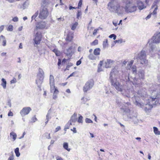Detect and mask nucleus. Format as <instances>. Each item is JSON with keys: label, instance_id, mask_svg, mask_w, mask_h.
<instances>
[{"label": "nucleus", "instance_id": "1", "mask_svg": "<svg viewBox=\"0 0 160 160\" xmlns=\"http://www.w3.org/2000/svg\"><path fill=\"white\" fill-rule=\"evenodd\" d=\"M113 70H114V69L111 72L109 78L111 83V85L113 86L118 91L121 92L123 88L122 85H121L118 82L116 81L114 82L113 80L112 76L115 75V72H117V71L116 70L114 71H113Z\"/></svg>", "mask_w": 160, "mask_h": 160}, {"label": "nucleus", "instance_id": "2", "mask_svg": "<svg viewBox=\"0 0 160 160\" xmlns=\"http://www.w3.org/2000/svg\"><path fill=\"white\" fill-rule=\"evenodd\" d=\"M128 0H124V2L126 3L124 7L125 11L128 13L136 11L137 7L136 6L132 5L130 1Z\"/></svg>", "mask_w": 160, "mask_h": 160}, {"label": "nucleus", "instance_id": "3", "mask_svg": "<svg viewBox=\"0 0 160 160\" xmlns=\"http://www.w3.org/2000/svg\"><path fill=\"white\" fill-rule=\"evenodd\" d=\"M49 14L48 9L44 6H42L39 10L38 18L41 20L46 19Z\"/></svg>", "mask_w": 160, "mask_h": 160}, {"label": "nucleus", "instance_id": "4", "mask_svg": "<svg viewBox=\"0 0 160 160\" xmlns=\"http://www.w3.org/2000/svg\"><path fill=\"white\" fill-rule=\"evenodd\" d=\"M160 42V32H157L155 33L152 38L149 40L148 43L149 45L153 43H158Z\"/></svg>", "mask_w": 160, "mask_h": 160}, {"label": "nucleus", "instance_id": "5", "mask_svg": "<svg viewBox=\"0 0 160 160\" xmlns=\"http://www.w3.org/2000/svg\"><path fill=\"white\" fill-rule=\"evenodd\" d=\"M101 49L99 48H95L93 51V54H90L88 56V58L92 60H95L96 59V56H98L100 55Z\"/></svg>", "mask_w": 160, "mask_h": 160}, {"label": "nucleus", "instance_id": "6", "mask_svg": "<svg viewBox=\"0 0 160 160\" xmlns=\"http://www.w3.org/2000/svg\"><path fill=\"white\" fill-rule=\"evenodd\" d=\"M146 55L144 51H142L138 54V57L140 60V63L142 64L147 63L148 61L146 59Z\"/></svg>", "mask_w": 160, "mask_h": 160}, {"label": "nucleus", "instance_id": "7", "mask_svg": "<svg viewBox=\"0 0 160 160\" xmlns=\"http://www.w3.org/2000/svg\"><path fill=\"white\" fill-rule=\"evenodd\" d=\"M94 85V81L92 80H89L85 83L83 87V91L86 92L88 90L91 88Z\"/></svg>", "mask_w": 160, "mask_h": 160}, {"label": "nucleus", "instance_id": "8", "mask_svg": "<svg viewBox=\"0 0 160 160\" xmlns=\"http://www.w3.org/2000/svg\"><path fill=\"white\" fill-rule=\"evenodd\" d=\"M42 35L40 32L36 33L35 37L33 39L34 44L38 45L40 44L42 40Z\"/></svg>", "mask_w": 160, "mask_h": 160}, {"label": "nucleus", "instance_id": "9", "mask_svg": "<svg viewBox=\"0 0 160 160\" xmlns=\"http://www.w3.org/2000/svg\"><path fill=\"white\" fill-rule=\"evenodd\" d=\"M147 92L145 88H142L138 91L136 95L139 98L143 99L147 96Z\"/></svg>", "mask_w": 160, "mask_h": 160}, {"label": "nucleus", "instance_id": "10", "mask_svg": "<svg viewBox=\"0 0 160 160\" xmlns=\"http://www.w3.org/2000/svg\"><path fill=\"white\" fill-rule=\"evenodd\" d=\"M74 37V33L71 31H69L66 35L65 39L66 42H72Z\"/></svg>", "mask_w": 160, "mask_h": 160}, {"label": "nucleus", "instance_id": "11", "mask_svg": "<svg viewBox=\"0 0 160 160\" xmlns=\"http://www.w3.org/2000/svg\"><path fill=\"white\" fill-rule=\"evenodd\" d=\"M31 110L32 109L30 107H24L21 110L20 114L23 117L28 114Z\"/></svg>", "mask_w": 160, "mask_h": 160}, {"label": "nucleus", "instance_id": "12", "mask_svg": "<svg viewBox=\"0 0 160 160\" xmlns=\"http://www.w3.org/2000/svg\"><path fill=\"white\" fill-rule=\"evenodd\" d=\"M44 78V76L38 74L37 78L36 80V83L38 86H40L42 84Z\"/></svg>", "mask_w": 160, "mask_h": 160}, {"label": "nucleus", "instance_id": "13", "mask_svg": "<svg viewBox=\"0 0 160 160\" xmlns=\"http://www.w3.org/2000/svg\"><path fill=\"white\" fill-rule=\"evenodd\" d=\"M46 26L45 22H39L36 26L35 30H37L38 29H42L45 28Z\"/></svg>", "mask_w": 160, "mask_h": 160}, {"label": "nucleus", "instance_id": "14", "mask_svg": "<svg viewBox=\"0 0 160 160\" xmlns=\"http://www.w3.org/2000/svg\"><path fill=\"white\" fill-rule=\"evenodd\" d=\"M49 84L50 87L52 88L55 86V81L53 76L52 75H50L49 78Z\"/></svg>", "mask_w": 160, "mask_h": 160}, {"label": "nucleus", "instance_id": "15", "mask_svg": "<svg viewBox=\"0 0 160 160\" xmlns=\"http://www.w3.org/2000/svg\"><path fill=\"white\" fill-rule=\"evenodd\" d=\"M137 6L139 9L140 10H142L146 8V6L142 2L139 1L137 3Z\"/></svg>", "mask_w": 160, "mask_h": 160}, {"label": "nucleus", "instance_id": "16", "mask_svg": "<svg viewBox=\"0 0 160 160\" xmlns=\"http://www.w3.org/2000/svg\"><path fill=\"white\" fill-rule=\"evenodd\" d=\"M74 123V122L69 120L65 125L64 128V130L66 131L67 129H69L70 127V126L72 125L73 123Z\"/></svg>", "mask_w": 160, "mask_h": 160}, {"label": "nucleus", "instance_id": "17", "mask_svg": "<svg viewBox=\"0 0 160 160\" xmlns=\"http://www.w3.org/2000/svg\"><path fill=\"white\" fill-rule=\"evenodd\" d=\"M0 41L2 42V45L5 46L6 45V40L5 37L3 35L0 36Z\"/></svg>", "mask_w": 160, "mask_h": 160}, {"label": "nucleus", "instance_id": "18", "mask_svg": "<svg viewBox=\"0 0 160 160\" xmlns=\"http://www.w3.org/2000/svg\"><path fill=\"white\" fill-rule=\"evenodd\" d=\"M112 63L113 62L112 60H108L107 61L105 62V66L107 68L111 67L112 65Z\"/></svg>", "mask_w": 160, "mask_h": 160}, {"label": "nucleus", "instance_id": "19", "mask_svg": "<svg viewBox=\"0 0 160 160\" xmlns=\"http://www.w3.org/2000/svg\"><path fill=\"white\" fill-rule=\"evenodd\" d=\"M77 113L76 112L74 113L71 117L70 120L74 123L77 120Z\"/></svg>", "mask_w": 160, "mask_h": 160}, {"label": "nucleus", "instance_id": "20", "mask_svg": "<svg viewBox=\"0 0 160 160\" xmlns=\"http://www.w3.org/2000/svg\"><path fill=\"white\" fill-rule=\"evenodd\" d=\"M10 136L11 138L12 139L13 141H14L16 139L17 135L15 132H12L10 134Z\"/></svg>", "mask_w": 160, "mask_h": 160}, {"label": "nucleus", "instance_id": "21", "mask_svg": "<svg viewBox=\"0 0 160 160\" xmlns=\"http://www.w3.org/2000/svg\"><path fill=\"white\" fill-rule=\"evenodd\" d=\"M63 147L65 150L68 152L70 151L71 148H68V144L67 142H65L63 144Z\"/></svg>", "mask_w": 160, "mask_h": 160}, {"label": "nucleus", "instance_id": "22", "mask_svg": "<svg viewBox=\"0 0 160 160\" xmlns=\"http://www.w3.org/2000/svg\"><path fill=\"white\" fill-rule=\"evenodd\" d=\"M2 83L1 85L3 87L4 89H5L6 88L7 82L6 80L4 78H2Z\"/></svg>", "mask_w": 160, "mask_h": 160}, {"label": "nucleus", "instance_id": "23", "mask_svg": "<svg viewBox=\"0 0 160 160\" xmlns=\"http://www.w3.org/2000/svg\"><path fill=\"white\" fill-rule=\"evenodd\" d=\"M50 90L51 91H53V94H58L59 92V91L58 89L57 88H55V86H54V87L52 88L51 87H50Z\"/></svg>", "mask_w": 160, "mask_h": 160}, {"label": "nucleus", "instance_id": "24", "mask_svg": "<svg viewBox=\"0 0 160 160\" xmlns=\"http://www.w3.org/2000/svg\"><path fill=\"white\" fill-rule=\"evenodd\" d=\"M152 104H146V107L145 108V111H148L151 110L152 108Z\"/></svg>", "mask_w": 160, "mask_h": 160}, {"label": "nucleus", "instance_id": "25", "mask_svg": "<svg viewBox=\"0 0 160 160\" xmlns=\"http://www.w3.org/2000/svg\"><path fill=\"white\" fill-rule=\"evenodd\" d=\"M133 62L134 61L133 60H131L130 62L128 64L127 66L126 67L127 70H130V68H132L131 67L133 64Z\"/></svg>", "mask_w": 160, "mask_h": 160}, {"label": "nucleus", "instance_id": "26", "mask_svg": "<svg viewBox=\"0 0 160 160\" xmlns=\"http://www.w3.org/2000/svg\"><path fill=\"white\" fill-rule=\"evenodd\" d=\"M153 128L154 132L156 135H160V131H158V128L157 127H154Z\"/></svg>", "mask_w": 160, "mask_h": 160}, {"label": "nucleus", "instance_id": "27", "mask_svg": "<svg viewBox=\"0 0 160 160\" xmlns=\"http://www.w3.org/2000/svg\"><path fill=\"white\" fill-rule=\"evenodd\" d=\"M98 39H96L92 42L90 43V45L91 46H94L98 45Z\"/></svg>", "mask_w": 160, "mask_h": 160}, {"label": "nucleus", "instance_id": "28", "mask_svg": "<svg viewBox=\"0 0 160 160\" xmlns=\"http://www.w3.org/2000/svg\"><path fill=\"white\" fill-rule=\"evenodd\" d=\"M52 51L55 53L56 56H59L60 55V52L57 49H54Z\"/></svg>", "mask_w": 160, "mask_h": 160}, {"label": "nucleus", "instance_id": "29", "mask_svg": "<svg viewBox=\"0 0 160 160\" xmlns=\"http://www.w3.org/2000/svg\"><path fill=\"white\" fill-rule=\"evenodd\" d=\"M108 40L107 39H105L103 42V46L104 48H106L108 46Z\"/></svg>", "mask_w": 160, "mask_h": 160}, {"label": "nucleus", "instance_id": "30", "mask_svg": "<svg viewBox=\"0 0 160 160\" xmlns=\"http://www.w3.org/2000/svg\"><path fill=\"white\" fill-rule=\"evenodd\" d=\"M78 25V23L77 22H75L74 23H73L72 27H71V29L72 30H74L77 26Z\"/></svg>", "mask_w": 160, "mask_h": 160}, {"label": "nucleus", "instance_id": "31", "mask_svg": "<svg viewBox=\"0 0 160 160\" xmlns=\"http://www.w3.org/2000/svg\"><path fill=\"white\" fill-rule=\"evenodd\" d=\"M15 152L16 156L18 157L20 155V153L19 152V149L18 148H16L15 150Z\"/></svg>", "mask_w": 160, "mask_h": 160}, {"label": "nucleus", "instance_id": "32", "mask_svg": "<svg viewBox=\"0 0 160 160\" xmlns=\"http://www.w3.org/2000/svg\"><path fill=\"white\" fill-rule=\"evenodd\" d=\"M82 15V12L81 10H78L77 13V18L79 19L80 17H81Z\"/></svg>", "mask_w": 160, "mask_h": 160}, {"label": "nucleus", "instance_id": "33", "mask_svg": "<svg viewBox=\"0 0 160 160\" xmlns=\"http://www.w3.org/2000/svg\"><path fill=\"white\" fill-rule=\"evenodd\" d=\"M82 119L83 117L80 115H79V116L78 120V122L79 123H82Z\"/></svg>", "mask_w": 160, "mask_h": 160}, {"label": "nucleus", "instance_id": "34", "mask_svg": "<svg viewBox=\"0 0 160 160\" xmlns=\"http://www.w3.org/2000/svg\"><path fill=\"white\" fill-rule=\"evenodd\" d=\"M13 27L12 25H9L7 28L8 31H12L13 30Z\"/></svg>", "mask_w": 160, "mask_h": 160}, {"label": "nucleus", "instance_id": "35", "mask_svg": "<svg viewBox=\"0 0 160 160\" xmlns=\"http://www.w3.org/2000/svg\"><path fill=\"white\" fill-rule=\"evenodd\" d=\"M82 0H80L78 4V7H77L78 9L80 8L82 6Z\"/></svg>", "mask_w": 160, "mask_h": 160}, {"label": "nucleus", "instance_id": "36", "mask_svg": "<svg viewBox=\"0 0 160 160\" xmlns=\"http://www.w3.org/2000/svg\"><path fill=\"white\" fill-rule=\"evenodd\" d=\"M39 15V12L38 11L36 12L34 15H33L32 17V19H35Z\"/></svg>", "mask_w": 160, "mask_h": 160}, {"label": "nucleus", "instance_id": "37", "mask_svg": "<svg viewBox=\"0 0 160 160\" xmlns=\"http://www.w3.org/2000/svg\"><path fill=\"white\" fill-rule=\"evenodd\" d=\"M38 70L39 72L38 74H39L40 75L43 76L44 72H43L41 68H39Z\"/></svg>", "mask_w": 160, "mask_h": 160}, {"label": "nucleus", "instance_id": "38", "mask_svg": "<svg viewBox=\"0 0 160 160\" xmlns=\"http://www.w3.org/2000/svg\"><path fill=\"white\" fill-rule=\"evenodd\" d=\"M131 69L132 70V72L133 73H136L137 72V69H136V66H133L132 68Z\"/></svg>", "mask_w": 160, "mask_h": 160}, {"label": "nucleus", "instance_id": "39", "mask_svg": "<svg viewBox=\"0 0 160 160\" xmlns=\"http://www.w3.org/2000/svg\"><path fill=\"white\" fill-rule=\"evenodd\" d=\"M32 122H34L38 120L37 118L36 117V116L34 115L32 118Z\"/></svg>", "mask_w": 160, "mask_h": 160}, {"label": "nucleus", "instance_id": "40", "mask_svg": "<svg viewBox=\"0 0 160 160\" xmlns=\"http://www.w3.org/2000/svg\"><path fill=\"white\" fill-rule=\"evenodd\" d=\"M109 37L111 38H113V39L115 40L116 38V36L114 34H112L109 36Z\"/></svg>", "mask_w": 160, "mask_h": 160}, {"label": "nucleus", "instance_id": "41", "mask_svg": "<svg viewBox=\"0 0 160 160\" xmlns=\"http://www.w3.org/2000/svg\"><path fill=\"white\" fill-rule=\"evenodd\" d=\"M85 122L87 123H92L93 122L91 120L88 118H86L85 119Z\"/></svg>", "mask_w": 160, "mask_h": 160}, {"label": "nucleus", "instance_id": "42", "mask_svg": "<svg viewBox=\"0 0 160 160\" xmlns=\"http://www.w3.org/2000/svg\"><path fill=\"white\" fill-rule=\"evenodd\" d=\"M17 82V80L16 79L14 78H13L10 81L11 84Z\"/></svg>", "mask_w": 160, "mask_h": 160}, {"label": "nucleus", "instance_id": "43", "mask_svg": "<svg viewBox=\"0 0 160 160\" xmlns=\"http://www.w3.org/2000/svg\"><path fill=\"white\" fill-rule=\"evenodd\" d=\"M158 9V7L157 6H156V7L155 8L154 10L152 12V15H154L156 14L157 13V10Z\"/></svg>", "mask_w": 160, "mask_h": 160}, {"label": "nucleus", "instance_id": "44", "mask_svg": "<svg viewBox=\"0 0 160 160\" xmlns=\"http://www.w3.org/2000/svg\"><path fill=\"white\" fill-rule=\"evenodd\" d=\"M12 20L14 22H17L18 21V18L17 17H15L13 18Z\"/></svg>", "mask_w": 160, "mask_h": 160}, {"label": "nucleus", "instance_id": "45", "mask_svg": "<svg viewBox=\"0 0 160 160\" xmlns=\"http://www.w3.org/2000/svg\"><path fill=\"white\" fill-rule=\"evenodd\" d=\"M49 117H50V114L49 113H48L46 115V119H47V121L45 122L46 124H47V123L48 122V120H49V119L50 118Z\"/></svg>", "mask_w": 160, "mask_h": 160}, {"label": "nucleus", "instance_id": "46", "mask_svg": "<svg viewBox=\"0 0 160 160\" xmlns=\"http://www.w3.org/2000/svg\"><path fill=\"white\" fill-rule=\"evenodd\" d=\"M98 30H99V29H95L93 32L92 33H93V35H96L97 33V32Z\"/></svg>", "mask_w": 160, "mask_h": 160}, {"label": "nucleus", "instance_id": "47", "mask_svg": "<svg viewBox=\"0 0 160 160\" xmlns=\"http://www.w3.org/2000/svg\"><path fill=\"white\" fill-rule=\"evenodd\" d=\"M61 129V128L60 126L57 127L56 128L55 131V132H57L60 130Z\"/></svg>", "mask_w": 160, "mask_h": 160}, {"label": "nucleus", "instance_id": "48", "mask_svg": "<svg viewBox=\"0 0 160 160\" xmlns=\"http://www.w3.org/2000/svg\"><path fill=\"white\" fill-rule=\"evenodd\" d=\"M4 25H2L0 26V32H1L4 29Z\"/></svg>", "mask_w": 160, "mask_h": 160}, {"label": "nucleus", "instance_id": "49", "mask_svg": "<svg viewBox=\"0 0 160 160\" xmlns=\"http://www.w3.org/2000/svg\"><path fill=\"white\" fill-rule=\"evenodd\" d=\"M71 130L74 133H76L77 132L76 128L75 127H73L72 129H71Z\"/></svg>", "mask_w": 160, "mask_h": 160}, {"label": "nucleus", "instance_id": "50", "mask_svg": "<svg viewBox=\"0 0 160 160\" xmlns=\"http://www.w3.org/2000/svg\"><path fill=\"white\" fill-rule=\"evenodd\" d=\"M132 84L133 85L138 84L137 80L136 78H134L133 79V82H132Z\"/></svg>", "mask_w": 160, "mask_h": 160}, {"label": "nucleus", "instance_id": "51", "mask_svg": "<svg viewBox=\"0 0 160 160\" xmlns=\"http://www.w3.org/2000/svg\"><path fill=\"white\" fill-rule=\"evenodd\" d=\"M8 116H12L13 113L11 111H10L8 113Z\"/></svg>", "mask_w": 160, "mask_h": 160}, {"label": "nucleus", "instance_id": "52", "mask_svg": "<svg viewBox=\"0 0 160 160\" xmlns=\"http://www.w3.org/2000/svg\"><path fill=\"white\" fill-rule=\"evenodd\" d=\"M14 159V158L13 156L12 155L9 157V158H8V160H13Z\"/></svg>", "mask_w": 160, "mask_h": 160}, {"label": "nucleus", "instance_id": "53", "mask_svg": "<svg viewBox=\"0 0 160 160\" xmlns=\"http://www.w3.org/2000/svg\"><path fill=\"white\" fill-rule=\"evenodd\" d=\"M140 75L141 76L142 78L143 79L144 77V74L143 73L140 72L139 74V76L140 77Z\"/></svg>", "mask_w": 160, "mask_h": 160}, {"label": "nucleus", "instance_id": "54", "mask_svg": "<svg viewBox=\"0 0 160 160\" xmlns=\"http://www.w3.org/2000/svg\"><path fill=\"white\" fill-rule=\"evenodd\" d=\"M152 14V13H150L148 15V16L146 18V20H147L151 18Z\"/></svg>", "mask_w": 160, "mask_h": 160}, {"label": "nucleus", "instance_id": "55", "mask_svg": "<svg viewBox=\"0 0 160 160\" xmlns=\"http://www.w3.org/2000/svg\"><path fill=\"white\" fill-rule=\"evenodd\" d=\"M81 63V61L80 60L78 61H77L76 62V65L77 66L79 65Z\"/></svg>", "mask_w": 160, "mask_h": 160}, {"label": "nucleus", "instance_id": "56", "mask_svg": "<svg viewBox=\"0 0 160 160\" xmlns=\"http://www.w3.org/2000/svg\"><path fill=\"white\" fill-rule=\"evenodd\" d=\"M25 134V132H24L23 133V134H22V136L21 137H20L19 138V139H21L22 138H23L24 135Z\"/></svg>", "mask_w": 160, "mask_h": 160}, {"label": "nucleus", "instance_id": "57", "mask_svg": "<svg viewBox=\"0 0 160 160\" xmlns=\"http://www.w3.org/2000/svg\"><path fill=\"white\" fill-rule=\"evenodd\" d=\"M77 8V7H73L72 6H70L69 7V9L70 10H71L72 9H76Z\"/></svg>", "mask_w": 160, "mask_h": 160}, {"label": "nucleus", "instance_id": "58", "mask_svg": "<svg viewBox=\"0 0 160 160\" xmlns=\"http://www.w3.org/2000/svg\"><path fill=\"white\" fill-rule=\"evenodd\" d=\"M61 60L60 59H58V66H60V65H61Z\"/></svg>", "mask_w": 160, "mask_h": 160}, {"label": "nucleus", "instance_id": "59", "mask_svg": "<svg viewBox=\"0 0 160 160\" xmlns=\"http://www.w3.org/2000/svg\"><path fill=\"white\" fill-rule=\"evenodd\" d=\"M57 160H63V158L60 157H58L56 158Z\"/></svg>", "mask_w": 160, "mask_h": 160}, {"label": "nucleus", "instance_id": "60", "mask_svg": "<svg viewBox=\"0 0 160 160\" xmlns=\"http://www.w3.org/2000/svg\"><path fill=\"white\" fill-rule=\"evenodd\" d=\"M57 95L56 94H53V98L54 99H56L57 98Z\"/></svg>", "mask_w": 160, "mask_h": 160}, {"label": "nucleus", "instance_id": "61", "mask_svg": "<svg viewBox=\"0 0 160 160\" xmlns=\"http://www.w3.org/2000/svg\"><path fill=\"white\" fill-rule=\"evenodd\" d=\"M7 53L6 52H2L1 54V55L2 56H5L6 55Z\"/></svg>", "mask_w": 160, "mask_h": 160}, {"label": "nucleus", "instance_id": "62", "mask_svg": "<svg viewBox=\"0 0 160 160\" xmlns=\"http://www.w3.org/2000/svg\"><path fill=\"white\" fill-rule=\"evenodd\" d=\"M19 48L20 49H22V44L21 43H20L19 44Z\"/></svg>", "mask_w": 160, "mask_h": 160}, {"label": "nucleus", "instance_id": "63", "mask_svg": "<svg viewBox=\"0 0 160 160\" xmlns=\"http://www.w3.org/2000/svg\"><path fill=\"white\" fill-rule=\"evenodd\" d=\"M150 0H145V2L147 4H148Z\"/></svg>", "mask_w": 160, "mask_h": 160}, {"label": "nucleus", "instance_id": "64", "mask_svg": "<svg viewBox=\"0 0 160 160\" xmlns=\"http://www.w3.org/2000/svg\"><path fill=\"white\" fill-rule=\"evenodd\" d=\"M66 92L68 93H70L71 92L70 90L69 89H67L66 90Z\"/></svg>", "mask_w": 160, "mask_h": 160}]
</instances>
